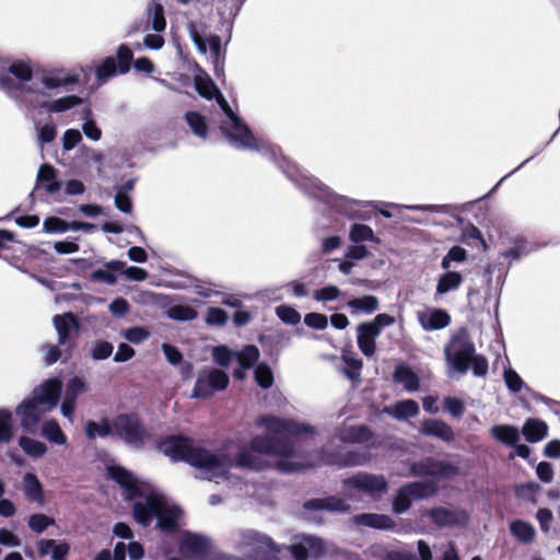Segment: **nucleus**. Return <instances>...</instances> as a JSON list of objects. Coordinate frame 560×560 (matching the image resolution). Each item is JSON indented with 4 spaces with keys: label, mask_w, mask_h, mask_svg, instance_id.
I'll return each mask as SVG.
<instances>
[{
    "label": "nucleus",
    "mask_w": 560,
    "mask_h": 560,
    "mask_svg": "<svg viewBox=\"0 0 560 560\" xmlns=\"http://www.w3.org/2000/svg\"><path fill=\"white\" fill-rule=\"evenodd\" d=\"M217 95L218 103L226 116V119L221 122L220 129L233 147L261 153L273 162L283 174L306 195L322 200L328 207L336 209L347 217L353 215L355 207L359 205L358 201L334 192L318 178L307 175L295 164L291 163L282 155L280 148L260 138H256L249 128L232 110L223 95L220 92Z\"/></svg>",
    "instance_id": "obj_1"
},
{
    "label": "nucleus",
    "mask_w": 560,
    "mask_h": 560,
    "mask_svg": "<svg viewBox=\"0 0 560 560\" xmlns=\"http://www.w3.org/2000/svg\"><path fill=\"white\" fill-rule=\"evenodd\" d=\"M257 425L264 428L268 435H256L252 439L250 447L240 451L235 465L242 468L260 470L266 466L264 455L281 457L278 468L284 472H293L301 468L298 463L288 460L293 456L294 445L290 438L313 433L314 428L293 419L275 416H262L257 419Z\"/></svg>",
    "instance_id": "obj_2"
},
{
    "label": "nucleus",
    "mask_w": 560,
    "mask_h": 560,
    "mask_svg": "<svg viewBox=\"0 0 560 560\" xmlns=\"http://www.w3.org/2000/svg\"><path fill=\"white\" fill-rule=\"evenodd\" d=\"M235 549L253 558H259L265 549L281 552L285 546H278L269 536L254 529H241L233 535ZM294 560L318 558L325 552L323 539L313 535H296L293 542L287 547Z\"/></svg>",
    "instance_id": "obj_3"
},
{
    "label": "nucleus",
    "mask_w": 560,
    "mask_h": 560,
    "mask_svg": "<svg viewBox=\"0 0 560 560\" xmlns=\"http://www.w3.org/2000/svg\"><path fill=\"white\" fill-rule=\"evenodd\" d=\"M162 452L172 460H184L197 468L200 478L214 480L225 477L233 466V460L226 455H217L206 448L195 446L189 439L172 436L161 445Z\"/></svg>",
    "instance_id": "obj_4"
},
{
    "label": "nucleus",
    "mask_w": 560,
    "mask_h": 560,
    "mask_svg": "<svg viewBox=\"0 0 560 560\" xmlns=\"http://www.w3.org/2000/svg\"><path fill=\"white\" fill-rule=\"evenodd\" d=\"M61 386L58 378L47 380L34 388L31 397L16 406L15 413L20 417L21 427L26 433H35L40 419L57 406Z\"/></svg>",
    "instance_id": "obj_5"
},
{
    "label": "nucleus",
    "mask_w": 560,
    "mask_h": 560,
    "mask_svg": "<svg viewBox=\"0 0 560 560\" xmlns=\"http://www.w3.org/2000/svg\"><path fill=\"white\" fill-rule=\"evenodd\" d=\"M182 510L166 495L151 492L133 504V517L141 525H149L153 517L163 530H173L178 525Z\"/></svg>",
    "instance_id": "obj_6"
},
{
    "label": "nucleus",
    "mask_w": 560,
    "mask_h": 560,
    "mask_svg": "<svg viewBox=\"0 0 560 560\" xmlns=\"http://www.w3.org/2000/svg\"><path fill=\"white\" fill-rule=\"evenodd\" d=\"M475 352V345L466 329L457 331L444 349L446 362L452 370L459 374H465L468 371Z\"/></svg>",
    "instance_id": "obj_7"
},
{
    "label": "nucleus",
    "mask_w": 560,
    "mask_h": 560,
    "mask_svg": "<svg viewBox=\"0 0 560 560\" xmlns=\"http://www.w3.org/2000/svg\"><path fill=\"white\" fill-rule=\"evenodd\" d=\"M395 323L393 316L388 314H378L372 322L360 324L357 328V342L361 352L370 358L375 353V340L381 335L382 328Z\"/></svg>",
    "instance_id": "obj_8"
},
{
    "label": "nucleus",
    "mask_w": 560,
    "mask_h": 560,
    "mask_svg": "<svg viewBox=\"0 0 560 560\" xmlns=\"http://www.w3.org/2000/svg\"><path fill=\"white\" fill-rule=\"evenodd\" d=\"M229 384V376L225 372L210 368L198 373L191 397L209 398L215 392L223 390Z\"/></svg>",
    "instance_id": "obj_9"
},
{
    "label": "nucleus",
    "mask_w": 560,
    "mask_h": 560,
    "mask_svg": "<svg viewBox=\"0 0 560 560\" xmlns=\"http://www.w3.org/2000/svg\"><path fill=\"white\" fill-rule=\"evenodd\" d=\"M410 472L412 476L417 477L429 476L451 479L459 474V468L451 462L427 457L412 463L410 466Z\"/></svg>",
    "instance_id": "obj_10"
},
{
    "label": "nucleus",
    "mask_w": 560,
    "mask_h": 560,
    "mask_svg": "<svg viewBox=\"0 0 560 560\" xmlns=\"http://www.w3.org/2000/svg\"><path fill=\"white\" fill-rule=\"evenodd\" d=\"M114 436L126 444L139 447L143 444L144 429L136 416L119 415L113 420Z\"/></svg>",
    "instance_id": "obj_11"
},
{
    "label": "nucleus",
    "mask_w": 560,
    "mask_h": 560,
    "mask_svg": "<svg viewBox=\"0 0 560 560\" xmlns=\"http://www.w3.org/2000/svg\"><path fill=\"white\" fill-rule=\"evenodd\" d=\"M74 82V77L61 75L59 71H44L40 74H36L30 85H23L22 89L27 93L50 96L57 89Z\"/></svg>",
    "instance_id": "obj_12"
},
{
    "label": "nucleus",
    "mask_w": 560,
    "mask_h": 560,
    "mask_svg": "<svg viewBox=\"0 0 560 560\" xmlns=\"http://www.w3.org/2000/svg\"><path fill=\"white\" fill-rule=\"evenodd\" d=\"M345 489L363 491L371 497L386 492L388 483L383 475H374L365 471L358 472L343 480Z\"/></svg>",
    "instance_id": "obj_13"
},
{
    "label": "nucleus",
    "mask_w": 560,
    "mask_h": 560,
    "mask_svg": "<svg viewBox=\"0 0 560 560\" xmlns=\"http://www.w3.org/2000/svg\"><path fill=\"white\" fill-rule=\"evenodd\" d=\"M52 324L58 334V343L65 348V352L67 353L66 358H69L74 347L73 334L77 335L80 330L79 322L74 314L69 312L55 315L52 317Z\"/></svg>",
    "instance_id": "obj_14"
},
{
    "label": "nucleus",
    "mask_w": 560,
    "mask_h": 560,
    "mask_svg": "<svg viewBox=\"0 0 560 560\" xmlns=\"http://www.w3.org/2000/svg\"><path fill=\"white\" fill-rule=\"evenodd\" d=\"M211 547L210 538L194 533H185L179 542L180 551L192 560H202L209 553Z\"/></svg>",
    "instance_id": "obj_15"
},
{
    "label": "nucleus",
    "mask_w": 560,
    "mask_h": 560,
    "mask_svg": "<svg viewBox=\"0 0 560 560\" xmlns=\"http://www.w3.org/2000/svg\"><path fill=\"white\" fill-rule=\"evenodd\" d=\"M371 459L369 451H349L346 453H329L323 450L322 460L326 465H336L339 467L363 466Z\"/></svg>",
    "instance_id": "obj_16"
},
{
    "label": "nucleus",
    "mask_w": 560,
    "mask_h": 560,
    "mask_svg": "<svg viewBox=\"0 0 560 560\" xmlns=\"http://www.w3.org/2000/svg\"><path fill=\"white\" fill-rule=\"evenodd\" d=\"M303 509L305 513L331 511L338 513H347L350 511V505L341 498L328 497L323 499H312L304 503ZM307 518H313V515H305ZM316 516H314L315 518Z\"/></svg>",
    "instance_id": "obj_17"
},
{
    "label": "nucleus",
    "mask_w": 560,
    "mask_h": 560,
    "mask_svg": "<svg viewBox=\"0 0 560 560\" xmlns=\"http://www.w3.org/2000/svg\"><path fill=\"white\" fill-rule=\"evenodd\" d=\"M417 318L425 331L439 330L447 327L451 323L450 314L441 308H428L417 313Z\"/></svg>",
    "instance_id": "obj_18"
},
{
    "label": "nucleus",
    "mask_w": 560,
    "mask_h": 560,
    "mask_svg": "<svg viewBox=\"0 0 560 560\" xmlns=\"http://www.w3.org/2000/svg\"><path fill=\"white\" fill-rule=\"evenodd\" d=\"M108 475L112 479H114L126 489L127 499H135L139 494L136 478L125 468L120 466L108 467Z\"/></svg>",
    "instance_id": "obj_19"
},
{
    "label": "nucleus",
    "mask_w": 560,
    "mask_h": 560,
    "mask_svg": "<svg viewBox=\"0 0 560 560\" xmlns=\"http://www.w3.org/2000/svg\"><path fill=\"white\" fill-rule=\"evenodd\" d=\"M420 432L428 436H435L444 442L454 440L453 429L444 421L438 419L422 421Z\"/></svg>",
    "instance_id": "obj_20"
},
{
    "label": "nucleus",
    "mask_w": 560,
    "mask_h": 560,
    "mask_svg": "<svg viewBox=\"0 0 560 560\" xmlns=\"http://www.w3.org/2000/svg\"><path fill=\"white\" fill-rule=\"evenodd\" d=\"M354 522L358 525L377 529H390L395 527V522L385 514L363 513L355 515Z\"/></svg>",
    "instance_id": "obj_21"
},
{
    "label": "nucleus",
    "mask_w": 560,
    "mask_h": 560,
    "mask_svg": "<svg viewBox=\"0 0 560 560\" xmlns=\"http://www.w3.org/2000/svg\"><path fill=\"white\" fill-rule=\"evenodd\" d=\"M428 515L439 527H448L458 524L465 516L463 513L445 508H433L428 512Z\"/></svg>",
    "instance_id": "obj_22"
},
{
    "label": "nucleus",
    "mask_w": 560,
    "mask_h": 560,
    "mask_svg": "<svg viewBox=\"0 0 560 560\" xmlns=\"http://www.w3.org/2000/svg\"><path fill=\"white\" fill-rule=\"evenodd\" d=\"M147 15V27L152 28L154 32L160 33L163 32L166 27V20L164 16V8L161 3L155 2L154 0L145 9Z\"/></svg>",
    "instance_id": "obj_23"
},
{
    "label": "nucleus",
    "mask_w": 560,
    "mask_h": 560,
    "mask_svg": "<svg viewBox=\"0 0 560 560\" xmlns=\"http://www.w3.org/2000/svg\"><path fill=\"white\" fill-rule=\"evenodd\" d=\"M337 436L345 443H362L369 441L372 433L365 425H351L339 429Z\"/></svg>",
    "instance_id": "obj_24"
},
{
    "label": "nucleus",
    "mask_w": 560,
    "mask_h": 560,
    "mask_svg": "<svg viewBox=\"0 0 560 560\" xmlns=\"http://www.w3.org/2000/svg\"><path fill=\"white\" fill-rule=\"evenodd\" d=\"M522 433L527 442L536 443L546 438L548 425L542 420L529 418L525 421Z\"/></svg>",
    "instance_id": "obj_25"
},
{
    "label": "nucleus",
    "mask_w": 560,
    "mask_h": 560,
    "mask_svg": "<svg viewBox=\"0 0 560 560\" xmlns=\"http://www.w3.org/2000/svg\"><path fill=\"white\" fill-rule=\"evenodd\" d=\"M393 378L396 383L402 384L407 392H417L419 389L418 375L406 364L396 366Z\"/></svg>",
    "instance_id": "obj_26"
},
{
    "label": "nucleus",
    "mask_w": 560,
    "mask_h": 560,
    "mask_svg": "<svg viewBox=\"0 0 560 560\" xmlns=\"http://www.w3.org/2000/svg\"><path fill=\"white\" fill-rule=\"evenodd\" d=\"M491 436L502 444L514 446L520 441V431L510 424H498L490 429Z\"/></svg>",
    "instance_id": "obj_27"
},
{
    "label": "nucleus",
    "mask_w": 560,
    "mask_h": 560,
    "mask_svg": "<svg viewBox=\"0 0 560 560\" xmlns=\"http://www.w3.org/2000/svg\"><path fill=\"white\" fill-rule=\"evenodd\" d=\"M387 413L398 420H407L413 418L419 413V406L412 399L398 401L392 407L386 408Z\"/></svg>",
    "instance_id": "obj_28"
},
{
    "label": "nucleus",
    "mask_w": 560,
    "mask_h": 560,
    "mask_svg": "<svg viewBox=\"0 0 560 560\" xmlns=\"http://www.w3.org/2000/svg\"><path fill=\"white\" fill-rule=\"evenodd\" d=\"M510 533L514 536L520 542L524 545L530 544L536 536L535 527L525 521L515 520L510 524Z\"/></svg>",
    "instance_id": "obj_29"
},
{
    "label": "nucleus",
    "mask_w": 560,
    "mask_h": 560,
    "mask_svg": "<svg viewBox=\"0 0 560 560\" xmlns=\"http://www.w3.org/2000/svg\"><path fill=\"white\" fill-rule=\"evenodd\" d=\"M85 434L88 439L114 436L113 421L104 418L101 421L89 420L85 423Z\"/></svg>",
    "instance_id": "obj_30"
},
{
    "label": "nucleus",
    "mask_w": 560,
    "mask_h": 560,
    "mask_svg": "<svg viewBox=\"0 0 560 560\" xmlns=\"http://www.w3.org/2000/svg\"><path fill=\"white\" fill-rule=\"evenodd\" d=\"M23 487L24 493L30 501L36 502L40 505L44 504L43 487L34 474L27 472L24 475Z\"/></svg>",
    "instance_id": "obj_31"
},
{
    "label": "nucleus",
    "mask_w": 560,
    "mask_h": 560,
    "mask_svg": "<svg viewBox=\"0 0 560 560\" xmlns=\"http://www.w3.org/2000/svg\"><path fill=\"white\" fill-rule=\"evenodd\" d=\"M37 182L45 183L46 192L52 195L60 190L61 184L56 178V168L50 164L40 165L37 172Z\"/></svg>",
    "instance_id": "obj_32"
},
{
    "label": "nucleus",
    "mask_w": 560,
    "mask_h": 560,
    "mask_svg": "<svg viewBox=\"0 0 560 560\" xmlns=\"http://www.w3.org/2000/svg\"><path fill=\"white\" fill-rule=\"evenodd\" d=\"M463 283V277L457 271L447 270L441 275L436 284V294L444 295L451 291L457 290Z\"/></svg>",
    "instance_id": "obj_33"
},
{
    "label": "nucleus",
    "mask_w": 560,
    "mask_h": 560,
    "mask_svg": "<svg viewBox=\"0 0 560 560\" xmlns=\"http://www.w3.org/2000/svg\"><path fill=\"white\" fill-rule=\"evenodd\" d=\"M347 305L352 314H371L378 310L380 303L376 296L364 295L350 300Z\"/></svg>",
    "instance_id": "obj_34"
},
{
    "label": "nucleus",
    "mask_w": 560,
    "mask_h": 560,
    "mask_svg": "<svg viewBox=\"0 0 560 560\" xmlns=\"http://www.w3.org/2000/svg\"><path fill=\"white\" fill-rule=\"evenodd\" d=\"M83 100L77 95H67L46 102L44 107L50 114L63 113L82 104Z\"/></svg>",
    "instance_id": "obj_35"
},
{
    "label": "nucleus",
    "mask_w": 560,
    "mask_h": 560,
    "mask_svg": "<svg viewBox=\"0 0 560 560\" xmlns=\"http://www.w3.org/2000/svg\"><path fill=\"white\" fill-rule=\"evenodd\" d=\"M42 435L50 443L65 445L67 436L56 420H48L42 425Z\"/></svg>",
    "instance_id": "obj_36"
},
{
    "label": "nucleus",
    "mask_w": 560,
    "mask_h": 560,
    "mask_svg": "<svg viewBox=\"0 0 560 560\" xmlns=\"http://www.w3.org/2000/svg\"><path fill=\"white\" fill-rule=\"evenodd\" d=\"M8 72L14 75L21 82V84H24L30 81L32 82L34 80L33 69L30 61H12L8 67Z\"/></svg>",
    "instance_id": "obj_37"
},
{
    "label": "nucleus",
    "mask_w": 560,
    "mask_h": 560,
    "mask_svg": "<svg viewBox=\"0 0 560 560\" xmlns=\"http://www.w3.org/2000/svg\"><path fill=\"white\" fill-rule=\"evenodd\" d=\"M412 499L421 500L433 497L436 493V487L433 482L415 481L405 485Z\"/></svg>",
    "instance_id": "obj_38"
},
{
    "label": "nucleus",
    "mask_w": 560,
    "mask_h": 560,
    "mask_svg": "<svg viewBox=\"0 0 560 560\" xmlns=\"http://www.w3.org/2000/svg\"><path fill=\"white\" fill-rule=\"evenodd\" d=\"M185 119L191 131L199 138L206 139L208 125L206 118L197 112H187Z\"/></svg>",
    "instance_id": "obj_39"
},
{
    "label": "nucleus",
    "mask_w": 560,
    "mask_h": 560,
    "mask_svg": "<svg viewBox=\"0 0 560 560\" xmlns=\"http://www.w3.org/2000/svg\"><path fill=\"white\" fill-rule=\"evenodd\" d=\"M19 445L26 455L34 458L42 457L47 452V446L43 442L28 436H21Z\"/></svg>",
    "instance_id": "obj_40"
},
{
    "label": "nucleus",
    "mask_w": 560,
    "mask_h": 560,
    "mask_svg": "<svg viewBox=\"0 0 560 560\" xmlns=\"http://www.w3.org/2000/svg\"><path fill=\"white\" fill-rule=\"evenodd\" d=\"M118 72V66L116 59L112 56L106 57L100 66L96 67L95 74L101 83L107 82L110 78L116 75Z\"/></svg>",
    "instance_id": "obj_41"
},
{
    "label": "nucleus",
    "mask_w": 560,
    "mask_h": 560,
    "mask_svg": "<svg viewBox=\"0 0 560 560\" xmlns=\"http://www.w3.org/2000/svg\"><path fill=\"white\" fill-rule=\"evenodd\" d=\"M114 351V346L106 340H94L91 342L89 353L94 361H103L108 359Z\"/></svg>",
    "instance_id": "obj_42"
},
{
    "label": "nucleus",
    "mask_w": 560,
    "mask_h": 560,
    "mask_svg": "<svg viewBox=\"0 0 560 560\" xmlns=\"http://www.w3.org/2000/svg\"><path fill=\"white\" fill-rule=\"evenodd\" d=\"M82 131L86 138L92 141H98L102 138V130L97 127L94 119H92L91 108H85L82 113Z\"/></svg>",
    "instance_id": "obj_43"
},
{
    "label": "nucleus",
    "mask_w": 560,
    "mask_h": 560,
    "mask_svg": "<svg viewBox=\"0 0 560 560\" xmlns=\"http://www.w3.org/2000/svg\"><path fill=\"white\" fill-rule=\"evenodd\" d=\"M259 358V350L256 346L249 345L241 351L235 352V359L242 369H250Z\"/></svg>",
    "instance_id": "obj_44"
},
{
    "label": "nucleus",
    "mask_w": 560,
    "mask_h": 560,
    "mask_svg": "<svg viewBox=\"0 0 560 560\" xmlns=\"http://www.w3.org/2000/svg\"><path fill=\"white\" fill-rule=\"evenodd\" d=\"M349 238L353 243H361L364 241L378 242L373 230L369 225L361 223H354L351 225Z\"/></svg>",
    "instance_id": "obj_45"
},
{
    "label": "nucleus",
    "mask_w": 560,
    "mask_h": 560,
    "mask_svg": "<svg viewBox=\"0 0 560 560\" xmlns=\"http://www.w3.org/2000/svg\"><path fill=\"white\" fill-rule=\"evenodd\" d=\"M166 314L168 318L177 322H189L197 317V312L187 305H173Z\"/></svg>",
    "instance_id": "obj_46"
},
{
    "label": "nucleus",
    "mask_w": 560,
    "mask_h": 560,
    "mask_svg": "<svg viewBox=\"0 0 560 560\" xmlns=\"http://www.w3.org/2000/svg\"><path fill=\"white\" fill-rule=\"evenodd\" d=\"M411 494L409 493L406 486H402L398 489L394 500H393V511L396 514L405 513L411 506Z\"/></svg>",
    "instance_id": "obj_47"
},
{
    "label": "nucleus",
    "mask_w": 560,
    "mask_h": 560,
    "mask_svg": "<svg viewBox=\"0 0 560 560\" xmlns=\"http://www.w3.org/2000/svg\"><path fill=\"white\" fill-rule=\"evenodd\" d=\"M12 412L0 409V443H9L13 438L11 428Z\"/></svg>",
    "instance_id": "obj_48"
},
{
    "label": "nucleus",
    "mask_w": 560,
    "mask_h": 560,
    "mask_svg": "<svg viewBox=\"0 0 560 560\" xmlns=\"http://www.w3.org/2000/svg\"><path fill=\"white\" fill-rule=\"evenodd\" d=\"M342 360L347 365L346 369L343 370L347 377L350 380L359 378L360 371L363 365L362 361L359 358L353 357L352 354H349V353H343Z\"/></svg>",
    "instance_id": "obj_49"
},
{
    "label": "nucleus",
    "mask_w": 560,
    "mask_h": 560,
    "mask_svg": "<svg viewBox=\"0 0 560 560\" xmlns=\"http://www.w3.org/2000/svg\"><path fill=\"white\" fill-rule=\"evenodd\" d=\"M40 350L44 355V361L47 365H52L59 359H61L62 355H65V360L68 359V358H66L67 353L65 352V348L59 346V343L58 345H45L42 347Z\"/></svg>",
    "instance_id": "obj_50"
},
{
    "label": "nucleus",
    "mask_w": 560,
    "mask_h": 560,
    "mask_svg": "<svg viewBox=\"0 0 560 560\" xmlns=\"http://www.w3.org/2000/svg\"><path fill=\"white\" fill-rule=\"evenodd\" d=\"M467 258V252L460 246H453L448 249L447 254L442 258L441 267L444 270L451 269V262H463Z\"/></svg>",
    "instance_id": "obj_51"
},
{
    "label": "nucleus",
    "mask_w": 560,
    "mask_h": 560,
    "mask_svg": "<svg viewBox=\"0 0 560 560\" xmlns=\"http://www.w3.org/2000/svg\"><path fill=\"white\" fill-rule=\"evenodd\" d=\"M55 520L49 517L43 513H36L28 517L27 524L28 527L37 533H43L48 526L54 525Z\"/></svg>",
    "instance_id": "obj_52"
},
{
    "label": "nucleus",
    "mask_w": 560,
    "mask_h": 560,
    "mask_svg": "<svg viewBox=\"0 0 560 560\" xmlns=\"http://www.w3.org/2000/svg\"><path fill=\"white\" fill-rule=\"evenodd\" d=\"M57 136V128L52 122L37 127V144L43 150L44 145L52 142Z\"/></svg>",
    "instance_id": "obj_53"
},
{
    "label": "nucleus",
    "mask_w": 560,
    "mask_h": 560,
    "mask_svg": "<svg viewBox=\"0 0 560 560\" xmlns=\"http://www.w3.org/2000/svg\"><path fill=\"white\" fill-rule=\"evenodd\" d=\"M133 55L131 49L122 44L117 49V60H118V72L120 74H126L130 70V63L132 61Z\"/></svg>",
    "instance_id": "obj_54"
},
{
    "label": "nucleus",
    "mask_w": 560,
    "mask_h": 560,
    "mask_svg": "<svg viewBox=\"0 0 560 560\" xmlns=\"http://www.w3.org/2000/svg\"><path fill=\"white\" fill-rule=\"evenodd\" d=\"M255 380L262 388L271 387L273 383V374L266 363H259L255 369Z\"/></svg>",
    "instance_id": "obj_55"
},
{
    "label": "nucleus",
    "mask_w": 560,
    "mask_h": 560,
    "mask_svg": "<svg viewBox=\"0 0 560 560\" xmlns=\"http://www.w3.org/2000/svg\"><path fill=\"white\" fill-rule=\"evenodd\" d=\"M213 360L220 366L228 368L230 363L235 359V352L229 349L226 346H217L212 350Z\"/></svg>",
    "instance_id": "obj_56"
},
{
    "label": "nucleus",
    "mask_w": 560,
    "mask_h": 560,
    "mask_svg": "<svg viewBox=\"0 0 560 560\" xmlns=\"http://www.w3.org/2000/svg\"><path fill=\"white\" fill-rule=\"evenodd\" d=\"M84 390H85V382L82 378L74 376L68 382V384L66 386V392H65L63 398H67L69 400H73L77 402L78 396L81 395L82 393H84Z\"/></svg>",
    "instance_id": "obj_57"
},
{
    "label": "nucleus",
    "mask_w": 560,
    "mask_h": 560,
    "mask_svg": "<svg viewBox=\"0 0 560 560\" xmlns=\"http://www.w3.org/2000/svg\"><path fill=\"white\" fill-rule=\"evenodd\" d=\"M121 335L127 341L135 345L141 343L150 337L147 328L138 326L122 330Z\"/></svg>",
    "instance_id": "obj_58"
},
{
    "label": "nucleus",
    "mask_w": 560,
    "mask_h": 560,
    "mask_svg": "<svg viewBox=\"0 0 560 560\" xmlns=\"http://www.w3.org/2000/svg\"><path fill=\"white\" fill-rule=\"evenodd\" d=\"M43 230L45 233H65L69 231V222L57 217H49L44 220Z\"/></svg>",
    "instance_id": "obj_59"
},
{
    "label": "nucleus",
    "mask_w": 560,
    "mask_h": 560,
    "mask_svg": "<svg viewBox=\"0 0 560 560\" xmlns=\"http://www.w3.org/2000/svg\"><path fill=\"white\" fill-rule=\"evenodd\" d=\"M277 316L288 325H295L301 320V314L291 306L280 305L276 308Z\"/></svg>",
    "instance_id": "obj_60"
},
{
    "label": "nucleus",
    "mask_w": 560,
    "mask_h": 560,
    "mask_svg": "<svg viewBox=\"0 0 560 560\" xmlns=\"http://www.w3.org/2000/svg\"><path fill=\"white\" fill-rule=\"evenodd\" d=\"M504 382L508 386V388L512 393H518L524 387L525 389H529L521 378V376L512 369H508L503 373Z\"/></svg>",
    "instance_id": "obj_61"
},
{
    "label": "nucleus",
    "mask_w": 560,
    "mask_h": 560,
    "mask_svg": "<svg viewBox=\"0 0 560 560\" xmlns=\"http://www.w3.org/2000/svg\"><path fill=\"white\" fill-rule=\"evenodd\" d=\"M228 314L220 307H209L206 315V323L209 326H223L228 322Z\"/></svg>",
    "instance_id": "obj_62"
},
{
    "label": "nucleus",
    "mask_w": 560,
    "mask_h": 560,
    "mask_svg": "<svg viewBox=\"0 0 560 560\" xmlns=\"http://www.w3.org/2000/svg\"><path fill=\"white\" fill-rule=\"evenodd\" d=\"M340 290L335 285H327L314 292L313 298L317 302H331L339 298Z\"/></svg>",
    "instance_id": "obj_63"
},
{
    "label": "nucleus",
    "mask_w": 560,
    "mask_h": 560,
    "mask_svg": "<svg viewBox=\"0 0 560 560\" xmlns=\"http://www.w3.org/2000/svg\"><path fill=\"white\" fill-rule=\"evenodd\" d=\"M82 140V135L78 129H67L61 138L63 151L72 150Z\"/></svg>",
    "instance_id": "obj_64"
}]
</instances>
